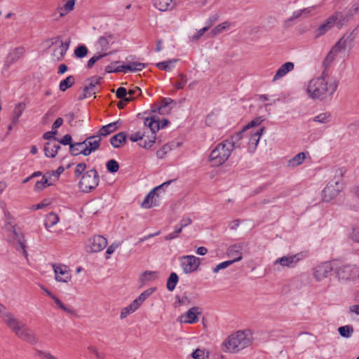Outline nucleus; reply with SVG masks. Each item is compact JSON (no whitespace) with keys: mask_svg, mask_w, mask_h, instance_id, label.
I'll list each match as a JSON object with an SVG mask.
<instances>
[{"mask_svg":"<svg viewBox=\"0 0 359 359\" xmlns=\"http://www.w3.org/2000/svg\"><path fill=\"white\" fill-rule=\"evenodd\" d=\"M339 82L337 80H327L325 69L321 76L311 79L308 83L306 92L313 100H323L332 96L337 90Z\"/></svg>","mask_w":359,"mask_h":359,"instance_id":"f257e3e1","label":"nucleus"},{"mask_svg":"<svg viewBox=\"0 0 359 359\" xmlns=\"http://www.w3.org/2000/svg\"><path fill=\"white\" fill-rule=\"evenodd\" d=\"M252 341L250 330H239L229 335L222 343L224 352L238 353L249 346Z\"/></svg>","mask_w":359,"mask_h":359,"instance_id":"f03ea898","label":"nucleus"},{"mask_svg":"<svg viewBox=\"0 0 359 359\" xmlns=\"http://www.w3.org/2000/svg\"><path fill=\"white\" fill-rule=\"evenodd\" d=\"M334 273L339 280H352L359 278V266L335 261Z\"/></svg>","mask_w":359,"mask_h":359,"instance_id":"7ed1b4c3","label":"nucleus"},{"mask_svg":"<svg viewBox=\"0 0 359 359\" xmlns=\"http://www.w3.org/2000/svg\"><path fill=\"white\" fill-rule=\"evenodd\" d=\"M348 21V15H344L341 12H335L330 16L324 23L320 25L317 30L316 37H320L328 32L335 25L338 28H341L344 24Z\"/></svg>","mask_w":359,"mask_h":359,"instance_id":"20e7f679","label":"nucleus"},{"mask_svg":"<svg viewBox=\"0 0 359 359\" xmlns=\"http://www.w3.org/2000/svg\"><path fill=\"white\" fill-rule=\"evenodd\" d=\"M100 176L95 168L86 171L79 183V189L85 193H89L99 184Z\"/></svg>","mask_w":359,"mask_h":359,"instance_id":"39448f33","label":"nucleus"},{"mask_svg":"<svg viewBox=\"0 0 359 359\" xmlns=\"http://www.w3.org/2000/svg\"><path fill=\"white\" fill-rule=\"evenodd\" d=\"M231 152L232 151L223 141L211 151L209 160L213 166H219L228 160Z\"/></svg>","mask_w":359,"mask_h":359,"instance_id":"423d86ee","label":"nucleus"},{"mask_svg":"<svg viewBox=\"0 0 359 359\" xmlns=\"http://www.w3.org/2000/svg\"><path fill=\"white\" fill-rule=\"evenodd\" d=\"M335 261L324 262L313 269V275L317 281H321L328 277L332 271H334Z\"/></svg>","mask_w":359,"mask_h":359,"instance_id":"0eeeda50","label":"nucleus"},{"mask_svg":"<svg viewBox=\"0 0 359 359\" xmlns=\"http://www.w3.org/2000/svg\"><path fill=\"white\" fill-rule=\"evenodd\" d=\"M343 189V184L339 181L330 182L322 191L323 200L329 202L334 199Z\"/></svg>","mask_w":359,"mask_h":359,"instance_id":"6e6552de","label":"nucleus"},{"mask_svg":"<svg viewBox=\"0 0 359 359\" xmlns=\"http://www.w3.org/2000/svg\"><path fill=\"white\" fill-rule=\"evenodd\" d=\"M200 265V259L194 255H184L181 257V266L185 273L196 271Z\"/></svg>","mask_w":359,"mask_h":359,"instance_id":"1a4fd4ad","label":"nucleus"},{"mask_svg":"<svg viewBox=\"0 0 359 359\" xmlns=\"http://www.w3.org/2000/svg\"><path fill=\"white\" fill-rule=\"evenodd\" d=\"M101 79V77L97 76H93L86 79L83 93L79 97V100H81L95 95L96 93V86L100 83Z\"/></svg>","mask_w":359,"mask_h":359,"instance_id":"9d476101","label":"nucleus"},{"mask_svg":"<svg viewBox=\"0 0 359 359\" xmlns=\"http://www.w3.org/2000/svg\"><path fill=\"white\" fill-rule=\"evenodd\" d=\"M171 182L172 180L168 181L153 189L145 197L142 203V207L144 208H150L153 206H156L158 203L157 198L158 197L156 191L164 187H168Z\"/></svg>","mask_w":359,"mask_h":359,"instance_id":"9b49d317","label":"nucleus"},{"mask_svg":"<svg viewBox=\"0 0 359 359\" xmlns=\"http://www.w3.org/2000/svg\"><path fill=\"white\" fill-rule=\"evenodd\" d=\"M101 140L102 138L97 134L88 137L82 142V144L85 145V148L82 151L83 155L86 156H89L92 152L98 149L100 146Z\"/></svg>","mask_w":359,"mask_h":359,"instance_id":"f8f14e48","label":"nucleus"},{"mask_svg":"<svg viewBox=\"0 0 359 359\" xmlns=\"http://www.w3.org/2000/svg\"><path fill=\"white\" fill-rule=\"evenodd\" d=\"M87 245L91 252H98L107 245V240L102 236H94L88 240Z\"/></svg>","mask_w":359,"mask_h":359,"instance_id":"ddd939ff","label":"nucleus"},{"mask_svg":"<svg viewBox=\"0 0 359 359\" xmlns=\"http://www.w3.org/2000/svg\"><path fill=\"white\" fill-rule=\"evenodd\" d=\"M55 280L58 282L67 283L71 279V273L66 265L53 264Z\"/></svg>","mask_w":359,"mask_h":359,"instance_id":"4468645a","label":"nucleus"},{"mask_svg":"<svg viewBox=\"0 0 359 359\" xmlns=\"http://www.w3.org/2000/svg\"><path fill=\"white\" fill-rule=\"evenodd\" d=\"M201 314V311L199 307H191L187 312L181 315L179 317V320L182 323L193 324L198 321V315Z\"/></svg>","mask_w":359,"mask_h":359,"instance_id":"2eb2a0df","label":"nucleus"},{"mask_svg":"<svg viewBox=\"0 0 359 359\" xmlns=\"http://www.w3.org/2000/svg\"><path fill=\"white\" fill-rule=\"evenodd\" d=\"M300 260L299 255L283 256L278 258L273 262V266L280 265L282 267L294 268Z\"/></svg>","mask_w":359,"mask_h":359,"instance_id":"dca6fc26","label":"nucleus"},{"mask_svg":"<svg viewBox=\"0 0 359 359\" xmlns=\"http://www.w3.org/2000/svg\"><path fill=\"white\" fill-rule=\"evenodd\" d=\"M57 141V138H53L46 143L43 149L46 156L54 158L57 155L58 150L60 149V145Z\"/></svg>","mask_w":359,"mask_h":359,"instance_id":"f3484780","label":"nucleus"},{"mask_svg":"<svg viewBox=\"0 0 359 359\" xmlns=\"http://www.w3.org/2000/svg\"><path fill=\"white\" fill-rule=\"evenodd\" d=\"M4 321L13 331V332L15 334L18 332V331L20 329L25 327V326L24 323L20 322L11 313H6L4 315Z\"/></svg>","mask_w":359,"mask_h":359,"instance_id":"a211bd4d","label":"nucleus"},{"mask_svg":"<svg viewBox=\"0 0 359 359\" xmlns=\"http://www.w3.org/2000/svg\"><path fill=\"white\" fill-rule=\"evenodd\" d=\"M15 335L22 340L32 344H35L38 342V338L32 332V330L29 328L23 327L20 329Z\"/></svg>","mask_w":359,"mask_h":359,"instance_id":"6ab92c4d","label":"nucleus"},{"mask_svg":"<svg viewBox=\"0 0 359 359\" xmlns=\"http://www.w3.org/2000/svg\"><path fill=\"white\" fill-rule=\"evenodd\" d=\"M115 41V37L110 33H104V35L99 37L97 40V45L102 51H106L109 48L110 45L113 44Z\"/></svg>","mask_w":359,"mask_h":359,"instance_id":"aec40b11","label":"nucleus"},{"mask_svg":"<svg viewBox=\"0 0 359 359\" xmlns=\"http://www.w3.org/2000/svg\"><path fill=\"white\" fill-rule=\"evenodd\" d=\"M245 131V130H243V129L242 130L232 135L230 138L224 140V142L226 143V146H228V147L231 151H233L234 149L240 148L241 146L240 141L243 138V133Z\"/></svg>","mask_w":359,"mask_h":359,"instance_id":"412c9836","label":"nucleus"},{"mask_svg":"<svg viewBox=\"0 0 359 359\" xmlns=\"http://www.w3.org/2000/svg\"><path fill=\"white\" fill-rule=\"evenodd\" d=\"M353 37L351 34L347 36H343L339 41L332 47V50L337 54L343 50H345L348 46H351Z\"/></svg>","mask_w":359,"mask_h":359,"instance_id":"4be33fe9","label":"nucleus"},{"mask_svg":"<svg viewBox=\"0 0 359 359\" xmlns=\"http://www.w3.org/2000/svg\"><path fill=\"white\" fill-rule=\"evenodd\" d=\"M294 67V65L292 62H287L281 65L279 69L277 70L276 74L273 78V81H276L283 76H285L288 72L293 70Z\"/></svg>","mask_w":359,"mask_h":359,"instance_id":"5701e85b","label":"nucleus"},{"mask_svg":"<svg viewBox=\"0 0 359 359\" xmlns=\"http://www.w3.org/2000/svg\"><path fill=\"white\" fill-rule=\"evenodd\" d=\"M264 130V128L262 127L251 133V136L248 141V147H249V150L250 151H254L256 149L257 144L259 143L260 137L262 136Z\"/></svg>","mask_w":359,"mask_h":359,"instance_id":"b1692460","label":"nucleus"},{"mask_svg":"<svg viewBox=\"0 0 359 359\" xmlns=\"http://www.w3.org/2000/svg\"><path fill=\"white\" fill-rule=\"evenodd\" d=\"M11 229H12V231H13V235H12V238L13 239V241H16L17 243H18V246H16V250H22V252L23 254V255L27 257V252L25 250V248H26V245H25V240H24V237L21 234H19L15 229L14 228V226H11Z\"/></svg>","mask_w":359,"mask_h":359,"instance_id":"393cba45","label":"nucleus"},{"mask_svg":"<svg viewBox=\"0 0 359 359\" xmlns=\"http://www.w3.org/2000/svg\"><path fill=\"white\" fill-rule=\"evenodd\" d=\"M144 124L146 127H148L150 129L151 135H156V133L160 130V120L156 118V116L146 118Z\"/></svg>","mask_w":359,"mask_h":359,"instance_id":"a878e982","label":"nucleus"},{"mask_svg":"<svg viewBox=\"0 0 359 359\" xmlns=\"http://www.w3.org/2000/svg\"><path fill=\"white\" fill-rule=\"evenodd\" d=\"M153 3L155 8L161 11L171 10L175 6L173 0H153Z\"/></svg>","mask_w":359,"mask_h":359,"instance_id":"bb28decb","label":"nucleus"},{"mask_svg":"<svg viewBox=\"0 0 359 359\" xmlns=\"http://www.w3.org/2000/svg\"><path fill=\"white\" fill-rule=\"evenodd\" d=\"M242 248L241 245H234L230 246L227 250V255L229 257H233L231 261L234 262L241 261L242 259Z\"/></svg>","mask_w":359,"mask_h":359,"instance_id":"cd10ccee","label":"nucleus"},{"mask_svg":"<svg viewBox=\"0 0 359 359\" xmlns=\"http://www.w3.org/2000/svg\"><path fill=\"white\" fill-rule=\"evenodd\" d=\"M119 124L118 121H115L111 123H109L106 126H102L97 134L101 137H106L113 132L116 131L118 128V125Z\"/></svg>","mask_w":359,"mask_h":359,"instance_id":"c85d7f7f","label":"nucleus"},{"mask_svg":"<svg viewBox=\"0 0 359 359\" xmlns=\"http://www.w3.org/2000/svg\"><path fill=\"white\" fill-rule=\"evenodd\" d=\"M25 53V49L18 47L12 50L7 57L6 63L8 65L13 64L18 61Z\"/></svg>","mask_w":359,"mask_h":359,"instance_id":"c756f323","label":"nucleus"},{"mask_svg":"<svg viewBox=\"0 0 359 359\" xmlns=\"http://www.w3.org/2000/svg\"><path fill=\"white\" fill-rule=\"evenodd\" d=\"M171 104H175V100L169 97L163 98L161 102V104L159 106L155 107L152 111L154 112L157 111L160 114H167L168 113V110H167L166 108Z\"/></svg>","mask_w":359,"mask_h":359,"instance_id":"7c9ffc66","label":"nucleus"},{"mask_svg":"<svg viewBox=\"0 0 359 359\" xmlns=\"http://www.w3.org/2000/svg\"><path fill=\"white\" fill-rule=\"evenodd\" d=\"M159 278L158 271H146L140 277V282L144 285L147 282L154 281Z\"/></svg>","mask_w":359,"mask_h":359,"instance_id":"2f4dec72","label":"nucleus"},{"mask_svg":"<svg viewBox=\"0 0 359 359\" xmlns=\"http://www.w3.org/2000/svg\"><path fill=\"white\" fill-rule=\"evenodd\" d=\"M52 175L50 173H46L41 181L36 182L35 184L36 190H42L43 188L50 186L53 184V182L50 181Z\"/></svg>","mask_w":359,"mask_h":359,"instance_id":"473e14b6","label":"nucleus"},{"mask_svg":"<svg viewBox=\"0 0 359 359\" xmlns=\"http://www.w3.org/2000/svg\"><path fill=\"white\" fill-rule=\"evenodd\" d=\"M60 218L59 216L54 213L50 212L48 213L45 219L44 225L45 227L48 229V228L53 227L55 224L59 222Z\"/></svg>","mask_w":359,"mask_h":359,"instance_id":"72a5a7b5","label":"nucleus"},{"mask_svg":"<svg viewBox=\"0 0 359 359\" xmlns=\"http://www.w3.org/2000/svg\"><path fill=\"white\" fill-rule=\"evenodd\" d=\"M318 8V6H313L307 8H304L303 9H300L299 11H296L293 13L292 20L300 18L302 16L306 17L311 15V13L313 10Z\"/></svg>","mask_w":359,"mask_h":359,"instance_id":"f704fd0d","label":"nucleus"},{"mask_svg":"<svg viewBox=\"0 0 359 359\" xmlns=\"http://www.w3.org/2000/svg\"><path fill=\"white\" fill-rule=\"evenodd\" d=\"M139 308L136 302H133L130 304L122 309L120 314L121 319L126 318L129 314L133 313Z\"/></svg>","mask_w":359,"mask_h":359,"instance_id":"c9c22d12","label":"nucleus"},{"mask_svg":"<svg viewBox=\"0 0 359 359\" xmlns=\"http://www.w3.org/2000/svg\"><path fill=\"white\" fill-rule=\"evenodd\" d=\"M126 138L125 133L121 132L111 137L110 143L114 148H118L123 142H126Z\"/></svg>","mask_w":359,"mask_h":359,"instance_id":"e433bc0d","label":"nucleus"},{"mask_svg":"<svg viewBox=\"0 0 359 359\" xmlns=\"http://www.w3.org/2000/svg\"><path fill=\"white\" fill-rule=\"evenodd\" d=\"M25 109V104L24 102H19L15 106V109L13 111V116L12 117V122L13 123H16L20 116L22 115L23 111Z\"/></svg>","mask_w":359,"mask_h":359,"instance_id":"4c0bfd02","label":"nucleus"},{"mask_svg":"<svg viewBox=\"0 0 359 359\" xmlns=\"http://www.w3.org/2000/svg\"><path fill=\"white\" fill-rule=\"evenodd\" d=\"M156 291V287H151L140 294V295L134 300V302H137V304L140 307L142 304L154 292Z\"/></svg>","mask_w":359,"mask_h":359,"instance_id":"58836bf2","label":"nucleus"},{"mask_svg":"<svg viewBox=\"0 0 359 359\" xmlns=\"http://www.w3.org/2000/svg\"><path fill=\"white\" fill-rule=\"evenodd\" d=\"M75 82L74 76H69L65 79L60 81L59 88L61 91L65 92L66 90L72 87Z\"/></svg>","mask_w":359,"mask_h":359,"instance_id":"ea45409f","label":"nucleus"},{"mask_svg":"<svg viewBox=\"0 0 359 359\" xmlns=\"http://www.w3.org/2000/svg\"><path fill=\"white\" fill-rule=\"evenodd\" d=\"M179 277L175 272H172L167 280L166 287L169 291H173L178 283Z\"/></svg>","mask_w":359,"mask_h":359,"instance_id":"a19ab883","label":"nucleus"},{"mask_svg":"<svg viewBox=\"0 0 359 359\" xmlns=\"http://www.w3.org/2000/svg\"><path fill=\"white\" fill-rule=\"evenodd\" d=\"M304 159L305 154L304 152H300L288 161V165L291 167H296L301 165Z\"/></svg>","mask_w":359,"mask_h":359,"instance_id":"79ce46f5","label":"nucleus"},{"mask_svg":"<svg viewBox=\"0 0 359 359\" xmlns=\"http://www.w3.org/2000/svg\"><path fill=\"white\" fill-rule=\"evenodd\" d=\"M231 23L228 21H225L218 25H217L214 29H212L210 32V34L212 36L218 35L221 33H222L224 31L227 29L230 26Z\"/></svg>","mask_w":359,"mask_h":359,"instance_id":"37998d69","label":"nucleus"},{"mask_svg":"<svg viewBox=\"0 0 359 359\" xmlns=\"http://www.w3.org/2000/svg\"><path fill=\"white\" fill-rule=\"evenodd\" d=\"M126 67L128 71L136 72L142 70L146 67V65L138 62H129L126 64Z\"/></svg>","mask_w":359,"mask_h":359,"instance_id":"c03bdc74","label":"nucleus"},{"mask_svg":"<svg viewBox=\"0 0 359 359\" xmlns=\"http://www.w3.org/2000/svg\"><path fill=\"white\" fill-rule=\"evenodd\" d=\"M331 120L332 115L329 112L321 113L313 118V121L320 123H327L330 122Z\"/></svg>","mask_w":359,"mask_h":359,"instance_id":"a18cd8bd","label":"nucleus"},{"mask_svg":"<svg viewBox=\"0 0 359 359\" xmlns=\"http://www.w3.org/2000/svg\"><path fill=\"white\" fill-rule=\"evenodd\" d=\"M85 148L84 144L81 142H76L74 144H71L69 148L70 153L72 156H78L79 154H83V150Z\"/></svg>","mask_w":359,"mask_h":359,"instance_id":"49530a36","label":"nucleus"},{"mask_svg":"<svg viewBox=\"0 0 359 359\" xmlns=\"http://www.w3.org/2000/svg\"><path fill=\"white\" fill-rule=\"evenodd\" d=\"M60 46L58 48L55 49L53 55L55 56L57 53H59L60 56L57 57L58 60L62 59L65 55L67 50L69 48V42H67L64 43L62 41H60Z\"/></svg>","mask_w":359,"mask_h":359,"instance_id":"de8ad7c7","label":"nucleus"},{"mask_svg":"<svg viewBox=\"0 0 359 359\" xmlns=\"http://www.w3.org/2000/svg\"><path fill=\"white\" fill-rule=\"evenodd\" d=\"M156 139V135H151L148 137V140L144 139L139 142V145L144 149H149L152 147Z\"/></svg>","mask_w":359,"mask_h":359,"instance_id":"09e8293b","label":"nucleus"},{"mask_svg":"<svg viewBox=\"0 0 359 359\" xmlns=\"http://www.w3.org/2000/svg\"><path fill=\"white\" fill-rule=\"evenodd\" d=\"M353 327L351 325H344L339 327L338 329V332L339 334L343 337L348 338L351 337V334L353 333Z\"/></svg>","mask_w":359,"mask_h":359,"instance_id":"8fccbe9b","label":"nucleus"},{"mask_svg":"<svg viewBox=\"0 0 359 359\" xmlns=\"http://www.w3.org/2000/svg\"><path fill=\"white\" fill-rule=\"evenodd\" d=\"M75 4V0H68L63 7L60 8V16L62 17L65 15L67 14L69 12L73 10Z\"/></svg>","mask_w":359,"mask_h":359,"instance_id":"3c124183","label":"nucleus"},{"mask_svg":"<svg viewBox=\"0 0 359 359\" xmlns=\"http://www.w3.org/2000/svg\"><path fill=\"white\" fill-rule=\"evenodd\" d=\"M177 61V59H172L164 62H158L156 64V67L161 70H169L171 65L175 63Z\"/></svg>","mask_w":359,"mask_h":359,"instance_id":"603ef678","label":"nucleus"},{"mask_svg":"<svg viewBox=\"0 0 359 359\" xmlns=\"http://www.w3.org/2000/svg\"><path fill=\"white\" fill-rule=\"evenodd\" d=\"M178 77L179 79L176 81L173 85L177 90H180L182 89L184 87L187 82V79L186 75H184L182 73H180L178 74Z\"/></svg>","mask_w":359,"mask_h":359,"instance_id":"864d4df0","label":"nucleus"},{"mask_svg":"<svg viewBox=\"0 0 359 359\" xmlns=\"http://www.w3.org/2000/svg\"><path fill=\"white\" fill-rule=\"evenodd\" d=\"M107 169L110 172H116L119 169L118 162L114 159L109 160L106 163Z\"/></svg>","mask_w":359,"mask_h":359,"instance_id":"5fc2aeb1","label":"nucleus"},{"mask_svg":"<svg viewBox=\"0 0 359 359\" xmlns=\"http://www.w3.org/2000/svg\"><path fill=\"white\" fill-rule=\"evenodd\" d=\"M88 48L83 46L81 45L79 46L75 50H74V54L75 55L79 58L84 57L88 54Z\"/></svg>","mask_w":359,"mask_h":359,"instance_id":"6e6d98bb","label":"nucleus"},{"mask_svg":"<svg viewBox=\"0 0 359 359\" xmlns=\"http://www.w3.org/2000/svg\"><path fill=\"white\" fill-rule=\"evenodd\" d=\"M109 53H100L97 55H95L93 57H92L88 61V63H87V68L88 69H91L93 65H95V63L96 62H97L99 60L102 59V57L108 55Z\"/></svg>","mask_w":359,"mask_h":359,"instance_id":"4d7b16f0","label":"nucleus"},{"mask_svg":"<svg viewBox=\"0 0 359 359\" xmlns=\"http://www.w3.org/2000/svg\"><path fill=\"white\" fill-rule=\"evenodd\" d=\"M337 53L333 52V50L331 49V50L328 53L327 57H325L323 65L325 66V68L326 69L327 67H329L331 63L334 60Z\"/></svg>","mask_w":359,"mask_h":359,"instance_id":"13d9d810","label":"nucleus"},{"mask_svg":"<svg viewBox=\"0 0 359 359\" xmlns=\"http://www.w3.org/2000/svg\"><path fill=\"white\" fill-rule=\"evenodd\" d=\"M140 94V88L139 87H135L134 88L129 90V97L128 98H125V102H130V100H133L136 96H138Z\"/></svg>","mask_w":359,"mask_h":359,"instance_id":"bf43d9fd","label":"nucleus"},{"mask_svg":"<svg viewBox=\"0 0 359 359\" xmlns=\"http://www.w3.org/2000/svg\"><path fill=\"white\" fill-rule=\"evenodd\" d=\"M192 357L194 359H205V357H208V353H206L205 350L197 348L193 352Z\"/></svg>","mask_w":359,"mask_h":359,"instance_id":"052dcab7","label":"nucleus"},{"mask_svg":"<svg viewBox=\"0 0 359 359\" xmlns=\"http://www.w3.org/2000/svg\"><path fill=\"white\" fill-rule=\"evenodd\" d=\"M263 121V118L262 117H257L250 122H249L245 126L243 127V130H246L252 127L259 126Z\"/></svg>","mask_w":359,"mask_h":359,"instance_id":"680f3d73","label":"nucleus"},{"mask_svg":"<svg viewBox=\"0 0 359 359\" xmlns=\"http://www.w3.org/2000/svg\"><path fill=\"white\" fill-rule=\"evenodd\" d=\"M233 263V261H225L217 264L215 268L212 269V271L215 273H218L220 270L224 269L229 266Z\"/></svg>","mask_w":359,"mask_h":359,"instance_id":"e2e57ef3","label":"nucleus"},{"mask_svg":"<svg viewBox=\"0 0 359 359\" xmlns=\"http://www.w3.org/2000/svg\"><path fill=\"white\" fill-rule=\"evenodd\" d=\"M86 169V164L85 163H79L76 165L74 170V175L76 177H79Z\"/></svg>","mask_w":359,"mask_h":359,"instance_id":"0e129e2a","label":"nucleus"},{"mask_svg":"<svg viewBox=\"0 0 359 359\" xmlns=\"http://www.w3.org/2000/svg\"><path fill=\"white\" fill-rule=\"evenodd\" d=\"M208 31V27H203L200 30L197 31L196 34H194L193 36H190L191 41H197L203 34L205 32Z\"/></svg>","mask_w":359,"mask_h":359,"instance_id":"69168bd1","label":"nucleus"},{"mask_svg":"<svg viewBox=\"0 0 359 359\" xmlns=\"http://www.w3.org/2000/svg\"><path fill=\"white\" fill-rule=\"evenodd\" d=\"M144 133H141L140 132H137L134 134H132L129 139L130 141L132 142H138V141H142L143 140V138L144 137Z\"/></svg>","mask_w":359,"mask_h":359,"instance_id":"338daca9","label":"nucleus"},{"mask_svg":"<svg viewBox=\"0 0 359 359\" xmlns=\"http://www.w3.org/2000/svg\"><path fill=\"white\" fill-rule=\"evenodd\" d=\"M351 239L356 243H359V226L353 228L351 233Z\"/></svg>","mask_w":359,"mask_h":359,"instance_id":"774afa93","label":"nucleus"}]
</instances>
